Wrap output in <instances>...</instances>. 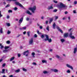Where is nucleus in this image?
Returning <instances> with one entry per match:
<instances>
[{
    "mask_svg": "<svg viewBox=\"0 0 77 77\" xmlns=\"http://www.w3.org/2000/svg\"><path fill=\"white\" fill-rule=\"evenodd\" d=\"M29 9L32 11V13L34 14L35 12V11L36 10V6L34 5L32 7L29 8Z\"/></svg>",
    "mask_w": 77,
    "mask_h": 77,
    "instance_id": "obj_1",
    "label": "nucleus"
},
{
    "mask_svg": "<svg viewBox=\"0 0 77 77\" xmlns=\"http://www.w3.org/2000/svg\"><path fill=\"white\" fill-rule=\"evenodd\" d=\"M59 4L60 5V6L58 7V8L60 10H62V8L65 7V5L63 4L62 3L60 2L59 3Z\"/></svg>",
    "mask_w": 77,
    "mask_h": 77,
    "instance_id": "obj_2",
    "label": "nucleus"
},
{
    "mask_svg": "<svg viewBox=\"0 0 77 77\" xmlns=\"http://www.w3.org/2000/svg\"><path fill=\"white\" fill-rule=\"evenodd\" d=\"M29 45H33V38H31L29 40Z\"/></svg>",
    "mask_w": 77,
    "mask_h": 77,
    "instance_id": "obj_3",
    "label": "nucleus"
},
{
    "mask_svg": "<svg viewBox=\"0 0 77 77\" xmlns=\"http://www.w3.org/2000/svg\"><path fill=\"white\" fill-rule=\"evenodd\" d=\"M29 50H27L26 51H25L23 52V55H26V56H28V54H29Z\"/></svg>",
    "mask_w": 77,
    "mask_h": 77,
    "instance_id": "obj_4",
    "label": "nucleus"
},
{
    "mask_svg": "<svg viewBox=\"0 0 77 77\" xmlns=\"http://www.w3.org/2000/svg\"><path fill=\"white\" fill-rule=\"evenodd\" d=\"M72 32H70L69 34V36L71 39H75V37L73 35H72Z\"/></svg>",
    "mask_w": 77,
    "mask_h": 77,
    "instance_id": "obj_5",
    "label": "nucleus"
},
{
    "mask_svg": "<svg viewBox=\"0 0 77 77\" xmlns=\"http://www.w3.org/2000/svg\"><path fill=\"white\" fill-rule=\"evenodd\" d=\"M15 4L16 5H17L18 6H19L20 7H21V8H23V6L21 5V4H20L19 2H15Z\"/></svg>",
    "mask_w": 77,
    "mask_h": 77,
    "instance_id": "obj_6",
    "label": "nucleus"
},
{
    "mask_svg": "<svg viewBox=\"0 0 77 77\" xmlns=\"http://www.w3.org/2000/svg\"><path fill=\"white\" fill-rule=\"evenodd\" d=\"M66 66L68 67V68H70L71 69H72V70H73V67L72 66L70 65L67 64H66Z\"/></svg>",
    "mask_w": 77,
    "mask_h": 77,
    "instance_id": "obj_7",
    "label": "nucleus"
},
{
    "mask_svg": "<svg viewBox=\"0 0 77 77\" xmlns=\"http://www.w3.org/2000/svg\"><path fill=\"white\" fill-rule=\"evenodd\" d=\"M23 17H22L19 20V24H20L19 25L21 24V23H22V22H23Z\"/></svg>",
    "mask_w": 77,
    "mask_h": 77,
    "instance_id": "obj_8",
    "label": "nucleus"
},
{
    "mask_svg": "<svg viewBox=\"0 0 77 77\" xmlns=\"http://www.w3.org/2000/svg\"><path fill=\"white\" fill-rule=\"evenodd\" d=\"M48 10H50V9H53V5H52L51 6H49L48 8Z\"/></svg>",
    "mask_w": 77,
    "mask_h": 77,
    "instance_id": "obj_9",
    "label": "nucleus"
},
{
    "mask_svg": "<svg viewBox=\"0 0 77 77\" xmlns=\"http://www.w3.org/2000/svg\"><path fill=\"white\" fill-rule=\"evenodd\" d=\"M45 36L46 38L45 39V41H46L47 40H48V39H49V37H48V35H45Z\"/></svg>",
    "mask_w": 77,
    "mask_h": 77,
    "instance_id": "obj_10",
    "label": "nucleus"
},
{
    "mask_svg": "<svg viewBox=\"0 0 77 77\" xmlns=\"http://www.w3.org/2000/svg\"><path fill=\"white\" fill-rule=\"evenodd\" d=\"M42 63H46L47 64V60H42Z\"/></svg>",
    "mask_w": 77,
    "mask_h": 77,
    "instance_id": "obj_11",
    "label": "nucleus"
},
{
    "mask_svg": "<svg viewBox=\"0 0 77 77\" xmlns=\"http://www.w3.org/2000/svg\"><path fill=\"white\" fill-rule=\"evenodd\" d=\"M26 13L27 14H29V15H32V13H30V12L29 11V10H27L26 11Z\"/></svg>",
    "mask_w": 77,
    "mask_h": 77,
    "instance_id": "obj_12",
    "label": "nucleus"
},
{
    "mask_svg": "<svg viewBox=\"0 0 77 77\" xmlns=\"http://www.w3.org/2000/svg\"><path fill=\"white\" fill-rule=\"evenodd\" d=\"M31 55L32 56V57L35 58V53L34 52H32L31 54Z\"/></svg>",
    "mask_w": 77,
    "mask_h": 77,
    "instance_id": "obj_13",
    "label": "nucleus"
},
{
    "mask_svg": "<svg viewBox=\"0 0 77 77\" xmlns=\"http://www.w3.org/2000/svg\"><path fill=\"white\" fill-rule=\"evenodd\" d=\"M76 52H77V48H75L74 49L73 53H74V54H75V53H76Z\"/></svg>",
    "mask_w": 77,
    "mask_h": 77,
    "instance_id": "obj_14",
    "label": "nucleus"
},
{
    "mask_svg": "<svg viewBox=\"0 0 77 77\" xmlns=\"http://www.w3.org/2000/svg\"><path fill=\"white\" fill-rule=\"evenodd\" d=\"M52 71H53V72H58V70L57 69H52Z\"/></svg>",
    "mask_w": 77,
    "mask_h": 77,
    "instance_id": "obj_15",
    "label": "nucleus"
},
{
    "mask_svg": "<svg viewBox=\"0 0 77 77\" xmlns=\"http://www.w3.org/2000/svg\"><path fill=\"white\" fill-rule=\"evenodd\" d=\"M53 17H52L50 19V21H49V24H51V23L53 21Z\"/></svg>",
    "mask_w": 77,
    "mask_h": 77,
    "instance_id": "obj_16",
    "label": "nucleus"
},
{
    "mask_svg": "<svg viewBox=\"0 0 77 77\" xmlns=\"http://www.w3.org/2000/svg\"><path fill=\"white\" fill-rule=\"evenodd\" d=\"M68 36V33H65L64 35V37H66Z\"/></svg>",
    "mask_w": 77,
    "mask_h": 77,
    "instance_id": "obj_17",
    "label": "nucleus"
},
{
    "mask_svg": "<svg viewBox=\"0 0 77 77\" xmlns=\"http://www.w3.org/2000/svg\"><path fill=\"white\" fill-rule=\"evenodd\" d=\"M43 74H48V71H43Z\"/></svg>",
    "mask_w": 77,
    "mask_h": 77,
    "instance_id": "obj_18",
    "label": "nucleus"
},
{
    "mask_svg": "<svg viewBox=\"0 0 77 77\" xmlns=\"http://www.w3.org/2000/svg\"><path fill=\"white\" fill-rule=\"evenodd\" d=\"M26 29V27H23L22 28H20V30H25Z\"/></svg>",
    "mask_w": 77,
    "mask_h": 77,
    "instance_id": "obj_19",
    "label": "nucleus"
},
{
    "mask_svg": "<svg viewBox=\"0 0 77 77\" xmlns=\"http://www.w3.org/2000/svg\"><path fill=\"white\" fill-rule=\"evenodd\" d=\"M60 41L62 43H63L65 42V40L63 39H61Z\"/></svg>",
    "mask_w": 77,
    "mask_h": 77,
    "instance_id": "obj_20",
    "label": "nucleus"
},
{
    "mask_svg": "<svg viewBox=\"0 0 77 77\" xmlns=\"http://www.w3.org/2000/svg\"><path fill=\"white\" fill-rule=\"evenodd\" d=\"M10 48V46H5V49L6 50V49H8V48Z\"/></svg>",
    "mask_w": 77,
    "mask_h": 77,
    "instance_id": "obj_21",
    "label": "nucleus"
},
{
    "mask_svg": "<svg viewBox=\"0 0 77 77\" xmlns=\"http://www.w3.org/2000/svg\"><path fill=\"white\" fill-rule=\"evenodd\" d=\"M0 32L1 33H3V28H2L0 29Z\"/></svg>",
    "mask_w": 77,
    "mask_h": 77,
    "instance_id": "obj_22",
    "label": "nucleus"
},
{
    "mask_svg": "<svg viewBox=\"0 0 77 77\" xmlns=\"http://www.w3.org/2000/svg\"><path fill=\"white\" fill-rule=\"evenodd\" d=\"M15 59V57H11L10 60V61H12V60H14V59Z\"/></svg>",
    "mask_w": 77,
    "mask_h": 77,
    "instance_id": "obj_23",
    "label": "nucleus"
},
{
    "mask_svg": "<svg viewBox=\"0 0 77 77\" xmlns=\"http://www.w3.org/2000/svg\"><path fill=\"white\" fill-rule=\"evenodd\" d=\"M47 41H48L49 42H51L52 40H51V38L48 39V40H47Z\"/></svg>",
    "mask_w": 77,
    "mask_h": 77,
    "instance_id": "obj_24",
    "label": "nucleus"
},
{
    "mask_svg": "<svg viewBox=\"0 0 77 77\" xmlns=\"http://www.w3.org/2000/svg\"><path fill=\"white\" fill-rule=\"evenodd\" d=\"M20 71V69H18L17 70H15V72H19Z\"/></svg>",
    "mask_w": 77,
    "mask_h": 77,
    "instance_id": "obj_25",
    "label": "nucleus"
},
{
    "mask_svg": "<svg viewBox=\"0 0 77 77\" xmlns=\"http://www.w3.org/2000/svg\"><path fill=\"white\" fill-rule=\"evenodd\" d=\"M0 46H1L0 48L1 49H2V48H3L4 47L3 46V45H2V44H0Z\"/></svg>",
    "mask_w": 77,
    "mask_h": 77,
    "instance_id": "obj_26",
    "label": "nucleus"
},
{
    "mask_svg": "<svg viewBox=\"0 0 77 77\" xmlns=\"http://www.w3.org/2000/svg\"><path fill=\"white\" fill-rule=\"evenodd\" d=\"M5 69H3L2 70V74H5Z\"/></svg>",
    "mask_w": 77,
    "mask_h": 77,
    "instance_id": "obj_27",
    "label": "nucleus"
},
{
    "mask_svg": "<svg viewBox=\"0 0 77 77\" xmlns=\"http://www.w3.org/2000/svg\"><path fill=\"white\" fill-rule=\"evenodd\" d=\"M56 57L58 59H59V58H60V56L57 55H56Z\"/></svg>",
    "mask_w": 77,
    "mask_h": 77,
    "instance_id": "obj_28",
    "label": "nucleus"
},
{
    "mask_svg": "<svg viewBox=\"0 0 77 77\" xmlns=\"http://www.w3.org/2000/svg\"><path fill=\"white\" fill-rule=\"evenodd\" d=\"M56 26V24L55 23H54L53 24V28L54 29H55V27Z\"/></svg>",
    "mask_w": 77,
    "mask_h": 77,
    "instance_id": "obj_29",
    "label": "nucleus"
},
{
    "mask_svg": "<svg viewBox=\"0 0 77 77\" xmlns=\"http://www.w3.org/2000/svg\"><path fill=\"white\" fill-rule=\"evenodd\" d=\"M23 71H24L25 72H26V71H27V69H26L24 68H23Z\"/></svg>",
    "mask_w": 77,
    "mask_h": 77,
    "instance_id": "obj_30",
    "label": "nucleus"
},
{
    "mask_svg": "<svg viewBox=\"0 0 77 77\" xmlns=\"http://www.w3.org/2000/svg\"><path fill=\"white\" fill-rule=\"evenodd\" d=\"M66 72L67 73H71V71H70V70L68 69L66 71Z\"/></svg>",
    "mask_w": 77,
    "mask_h": 77,
    "instance_id": "obj_31",
    "label": "nucleus"
},
{
    "mask_svg": "<svg viewBox=\"0 0 77 77\" xmlns=\"http://www.w3.org/2000/svg\"><path fill=\"white\" fill-rule=\"evenodd\" d=\"M11 42H10V41L9 40H8L6 41V43L7 44H10Z\"/></svg>",
    "mask_w": 77,
    "mask_h": 77,
    "instance_id": "obj_32",
    "label": "nucleus"
},
{
    "mask_svg": "<svg viewBox=\"0 0 77 77\" xmlns=\"http://www.w3.org/2000/svg\"><path fill=\"white\" fill-rule=\"evenodd\" d=\"M11 33V32L9 30L8 31H7V34L8 35H9V34H10Z\"/></svg>",
    "mask_w": 77,
    "mask_h": 77,
    "instance_id": "obj_33",
    "label": "nucleus"
},
{
    "mask_svg": "<svg viewBox=\"0 0 77 77\" xmlns=\"http://www.w3.org/2000/svg\"><path fill=\"white\" fill-rule=\"evenodd\" d=\"M59 31L60 32H61V33H63V31H62V30H61L60 29H59Z\"/></svg>",
    "mask_w": 77,
    "mask_h": 77,
    "instance_id": "obj_34",
    "label": "nucleus"
},
{
    "mask_svg": "<svg viewBox=\"0 0 77 77\" xmlns=\"http://www.w3.org/2000/svg\"><path fill=\"white\" fill-rule=\"evenodd\" d=\"M46 29L48 31H49V26H47V27H46Z\"/></svg>",
    "mask_w": 77,
    "mask_h": 77,
    "instance_id": "obj_35",
    "label": "nucleus"
},
{
    "mask_svg": "<svg viewBox=\"0 0 77 77\" xmlns=\"http://www.w3.org/2000/svg\"><path fill=\"white\" fill-rule=\"evenodd\" d=\"M30 31H29L27 32V35L28 36H30Z\"/></svg>",
    "mask_w": 77,
    "mask_h": 77,
    "instance_id": "obj_36",
    "label": "nucleus"
},
{
    "mask_svg": "<svg viewBox=\"0 0 77 77\" xmlns=\"http://www.w3.org/2000/svg\"><path fill=\"white\" fill-rule=\"evenodd\" d=\"M57 9H56L54 10L53 11V12H57Z\"/></svg>",
    "mask_w": 77,
    "mask_h": 77,
    "instance_id": "obj_37",
    "label": "nucleus"
},
{
    "mask_svg": "<svg viewBox=\"0 0 77 77\" xmlns=\"http://www.w3.org/2000/svg\"><path fill=\"white\" fill-rule=\"evenodd\" d=\"M3 17V15L1 13V11L0 10V18L1 17Z\"/></svg>",
    "mask_w": 77,
    "mask_h": 77,
    "instance_id": "obj_38",
    "label": "nucleus"
},
{
    "mask_svg": "<svg viewBox=\"0 0 77 77\" xmlns=\"http://www.w3.org/2000/svg\"><path fill=\"white\" fill-rule=\"evenodd\" d=\"M7 51H8V50H5L3 51V53H6Z\"/></svg>",
    "mask_w": 77,
    "mask_h": 77,
    "instance_id": "obj_39",
    "label": "nucleus"
},
{
    "mask_svg": "<svg viewBox=\"0 0 77 77\" xmlns=\"http://www.w3.org/2000/svg\"><path fill=\"white\" fill-rule=\"evenodd\" d=\"M6 24L8 27H9L11 26V24L10 23H7Z\"/></svg>",
    "mask_w": 77,
    "mask_h": 77,
    "instance_id": "obj_40",
    "label": "nucleus"
},
{
    "mask_svg": "<svg viewBox=\"0 0 77 77\" xmlns=\"http://www.w3.org/2000/svg\"><path fill=\"white\" fill-rule=\"evenodd\" d=\"M32 65H37V64H36V63L35 62H33L32 63Z\"/></svg>",
    "mask_w": 77,
    "mask_h": 77,
    "instance_id": "obj_41",
    "label": "nucleus"
},
{
    "mask_svg": "<svg viewBox=\"0 0 77 77\" xmlns=\"http://www.w3.org/2000/svg\"><path fill=\"white\" fill-rule=\"evenodd\" d=\"M68 19L69 20V22L70 21V20H71V17L69 16L68 17Z\"/></svg>",
    "mask_w": 77,
    "mask_h": 77,
    "instance_id": "obj_42",
    "label": "nucleus"
},
{
    "mask_svg": "<svg viewBox=\"0 0 77 77\" xmlns=\"http://www.w3.org/2000/svg\"><path fill=\"white\" fill-rule=\"evenodd\" d=\"M8 12L9 13H12V11L11 10H8Z\"/></svg>",
    "mask_w": 77,
    "mask_h": 77,
    "instance_id": "obj_43",
    "label": "nucleus"
},
{
    "mask_svg": "<svg viewBox=\"0 0 77 77\" xmlns=\"http://www.w3.org/2000/svg\"><path fill=\"white\" fill-rule=\"evenodd\" d=\"M55 20H57V19H58V16H55Z\"/></svg>",
    "mask_w": 77,
    "mask_h": 77,
    "instance_id": "obj_44",
    "label": "nucleus"
},
{
    "mask_svg": "<svg viewBox=\"0 0 77 77\" xmlns=\"http://www.w3.org/2000/svg\"><path fill=\"white\" fill-rule=\"evenodd\" d=\"M17 9H18V8L17 7H15L14 8V11H17Z\"/></svg>",
    "mask_w": 77,
    "mask_h": 77,
    "instance_id": "obj_45",
    "label": "nucleus"
},
{
    "mask_svg": "<svg viewBox=\"0 0 77 77\" xmlns=\"http://www.w3.org/2000/svg\"><path fill=\"white\" fill-rule=\"evenodd\" d=\"M9 77H17V76H13V75H9Z\"/></svg>",
    "mask_w": 77,
    "mask_h": 77,
    "instance_id": "obj_46",
    "label": "nucleus"
},
{
    "mask_svg": "<svg viewBox=\"0 0 77 77\" xmlns=\"http://www.w3.org/2000/svg\"><path fill=\"white\" fill-rule=\"evenodd\" d=\"M37 33L39 35H40V34H41V33L39 32V31H37Z\"/></svg>",
    "mask_w": 77,
    "mask_h": 77,
    "instance_id": "obj_47",
    "label": "nucleus"
},
{
    "mask_svg": "<svg viewBox=\"0 0 77 77\" xmlns=\"http://www.w3.org/2000/svg\"><path fill=\"white\" fill-rule=\"evenodd\" d=\"M17 55H18V57H21V54H17Z\"/></svg>",
    "mask_w": 77,
    "mask_h": 77,
    "instance_id": "obj_48",
    "label": "nucleus"
},
{
    "mask_svg": "<svg viewBox=\"0 0 77 77\" xmlns=\"http://www.w3.org/2000/svg\"><path fill=\"white\" fill-rule=\"evenodd\" d=\"M73 13L74 14H76L77 13V12H76V10H74L73 11Z\"/></svg>",
    "mask_w": 77,
    "mask_h": 77,
    "instance_id": "obj_49",
    "label": "nucleus"
},
{
    "mask_svg": "<svg viewBox=\"0 0 77 77\" xmlns=\"http://www.w3.org/2000/svg\"><path fill=\"white\" fill-rule=\"evenodd\" d=\"M53 2L55 3H57V1H53Z\"/></svg>",
    "mask_w": 77,
    "mask_h": 77,
    "instance_id": "obj_50",
    "label": "nucleus"
},
{
    "mask_svg": "<svg viewBox=\"0 0 77 77\" xmlns=\"http://www.w3.org/2000/svg\"><path fill=\"white\" fill-rule=\"evenodd\" d=\"M41 38H44V35H42Z\"/></svg>",
    "mask_w": 77,
    "mask_h": 77,
    "instance_id": "obj_51",
    "label": "nucleus"
},
{
    "mask_svg": "<svg viewBox=\"0 0 77 77\" xmlns=\"http://www.w3.org/2000/svg\"><path fill=\"white\" fill-rule=\"evenodd\" d=\"M34 37L35 38H37V37H38V35H37L35 34L34 35Z\"/></svg>",
    "mask_w": 77,
    "mask_h": 77,
    "instance_id": "obj_52",
    "label": "nucleus"
},
{
    "mask_svg": "<svg viewBox=\"0 0 77 77\" xmlns=\"http://www.w3.org/2000/svg\"><path fill=\"white\" fill-rule=\"evenodd\" d=\"M77 1H75L74 2V4H75V5H76V4H77Z\"/></svg>",
    "mask_w": 77,
    "mask_h": 77,
    "instance_id": "obj_53",
    "label": "nucleus"
},
{
    "mask_svg": "<svg viewBox=\"0 0 77 77\" xmlns=\"http://www.w3.org/2000/svg\"><path fill=\"white\" fill-rule=\"evenodd\" d=\"M9 6H10V5H8L5 7V8H8V7H9Z\"/></svg>",
    "mask_w": 77,
    "mask_h": 77,
    "instance_id": "obj_54",
    "label": "nucleus"
},
{
    "mask_svg": "<svg viewBox=\"0 0 77 77\" xmlns=\"http://www.w3.org/2000/svg\"><path fill=\"white\" fill-rule=\"evenodd\" d=\"M71 30H72V28H71L69 30V32H70Z\"/></svg>",
    "mask_w": 77,
    "mask_h": 77,
    "instance_id": "obj_55",
    "label": "nucleus"
},
{
    "mask_svg": "<svg viewBox=\"0 0 77 77\" xmlns=\"http://www.w3.org/2000/svg\"><path fill=\"white\" fill-rule=\"evenodd\" d=\"M6 65V64H3V65H2V66L3 67H5V66Z\"/></svg>",
    "mask_w": 77,
    "mask_h": 77,
    "instance_id": "obj_56",
    "label": "nucleus"
},
{
    "mask_svg": "<svg viewBox=\"0 0 77 77\" xmlns=\"http://www.w3.org/2000/svg\"><path fill=\"white\" fill-rule=\"evenodd\" d=\"M40 29H42V26H40Z\"/></svg>",
    "mask_w": 77,
    "mask_h": 77,
    "instance_id": "obj_57",
    "label": "nucleus"
},
{
    "mask_svg": "<svg viewBox=\"0 0 77 77\" xmlns=\"http://www.w3.org/2000/svg\"><path fill=\"white\" fill-rule=\"evenodd\" d=\"M29 18L28 17H27L26 19V21H29Z\"/></svg>",
    "mask_w": 77,
    "mask_h": 77,
    "instance_id": "obj_58",
    "label": "nucleus"
},
{
    "mask_svg": "<svg viewBox=\"0 0 77 77\" xmlns=\"http://www.w3.org/2000/svg\"><path fill=\"white\" fill-rule=\"evenodd\" d=\"M26 32L25 31V32H23V35H26Z\"/></svg>",
    "mask_w": 77,
    "mask_h": 77,
    "instance_id": "obj_59",
    "label": "nucleus"
},
{
    "mask_svg": "<svg viewBox=\"0 0 77 77\" xmlns=\"http://www.w3.org/2000/svg\"><path fill=\"white\" fill-rule=\"evenodd\" d=\"M57 28L58 29V30H59V29H60L59 28V27L58 26H57Z\"/></svg>",
    "mask_w": 77,
    "mask_h": 77,
    "instance_id": "obj_60",
    "label": "nucleus"
},
{
    "mask_svg": "<svg viewBox=\"0 0 77 77\" xmlns=\"http://www.w3.org/2000/svg\"><path fill=\"white\" fill-rule=\"evenodd\" d=\"M48 20H47L46 21V23L47 24H48Z\"/></svg>",
    "mask_w": 77,
    "mask_h": 77,
    "instance_id": "obj_61",
    "label": "nucleus"
},
{
    "mask_svg": "<svg viewBox=\"0 0 77 77\" xmlns=\"http://www.w3.org/2000/svg\"><path fill=\"white\" fill-rule=\"evenodd\" d=\"M49 51H51V52H52L53 51V49H50V50H49Z\"/></svg>",
    "mask_w": 77,
    "mask_h": 77,
    "instance_id": "obj_62",
    "label": "nucleus"
},
{
    "mask_svg": "<svg viewBox=\"0 0 77 77\" xmlns=\"http://www.w3.org/2000/svg\"><path fill=\"white\" fill-rule=\"evenodd\" d=\"M7 19H9V16H7Z\"/></svg>",
    "mask_w": 77,
    "mask_h": 77,
    "instance_id": "obj_63",
    "label": "nucleus"
},
{
    "mask_svg": "<svg viewBox=\"0 0 77 77\" xmlns=\"http://www.w3.org/2000/svg\"><path fill=\"white\" fill-rule=\"evenodd\" d=\"M65 14H68V12L65 11Z\"/></svg>",
    "mask_w": 77,
    "mask_h": 77,
    "instance_id": "obj_64",
    "label": "nucleus"
}]
</instances>
